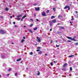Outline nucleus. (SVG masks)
Listing matches in <instances>:
<instances>
[{
  "mask_svg": "<svg viewBox=\"0 0 78 78\" xmlns=\"http://www.w3.org/2000/svg\"><path fill=\"white\" fill-rule=\"evenodd\" d=\"M49 10H47V11H46V12L47 13H48V12H49Z\"/></svg>",
  "mask_w": 78,
  "mask_h": 78,
  "instance_id": "27",
  "label": "nucleus"
},
{
  "mask_svg": "<svg viewBox=\"0 0 78 78\" xmlns=\"http://www.w3.org/2000/svg\"><path fill=\"white\" fill-rule=\"evenodd\" d=\"M20 63H22V62H20Z\"/></svg>",
  "mask_w": 78,
  "mask_h": 78,
  "instance_id": "62",
  "label": "nucleus"
},
{
  "mask_svg": "<svg viewBox=\"0 0 78 78\" xmlns=\"http://www.w3.org/2000/svg\"><path fill=\"white\" fill-rule=\"evenodd\" d=\"M53 10H54V11H56V9H55V8H54L53 9Z\"/></svg>",
  "mask_w": 78,
  "mask_h": 78,
  "instance_id": "30",
  "label": "nucleus"
},
{
  "mask_svg": "<svg viewBox=\"0 0 78 78\" xmlns=\"http://www.w3.org/2000/svg\"><path fill=\"white\" fill-rule=\"evenodd\" d=\"M42 16H46V14H45V13L44 12H42Z\"/></svg>",
  "mask_w": 78,
  "mask_h": 78,
  "instance_id": "3",
  "label": "nucleus"
},
{
  "mask_svg": "<svg viewBox=\"0 0 78 78\" xmlns=\"http://www.w3.org/2000/svg\"><path fill=\"white\" fill-rule=\"evenodd\" d=\"M51 66H53V62H51Z\"/></svg>",
  "mask_w": 78,
  "mask_h": 78,
  "instance_id": "37",
  "label": "nucleus"
},
{
  "mask_svg": "<svg viewBox=\"0 0 78 78\" xmlns=\"http://www.w3.org/2000/svg\"><path fill=\"white\" fill-rule=\"evenodd\" d=\"M30 54V55H33V52H31Z\"/></svg>",
  "mask_w": 78,
  "mask_h": 78,
  "instance_id": "23",
  "label": "nucleus"
},
{
  "mask_svg": "<svg viewBox=\"0 0 78 78\" xmlns=\"http://www.w3.org/2000/svg\"><path fill=\"white\" fill-rule=\"evenodd\" d=\"M42 23V24H43V23Z\"/></svg>",
  "mask_w": 78,
  "mask_h": 78,
  "instance_id": "64",
  "label": "nucleus"
},
{
  "mask_svg": "<svg viewBox=\"0 0 78 78\" xmlns=\"http://www.w3.org/2000/svg\"><path fill=\"white\" fill-rule=\"evenodd\" d=\"M21 60V58H20L19 59H17L16 60V61H20Z\"/></svg>",
  "mask_w": 78,
  "mask_h": 78,
  "instance_id": "14",
  "label": "nucleus"
},
{
  "mask_svg": "<svg viewBox=\"0 0 78 78\" xmlns=\"http://www.w3.org/2000/svg\"><path fill=\"white\" fill-rule=\"evenodd\" d=\"M33 25V24H31L30 25V27H32Z\"/></svg>",
  "mask_w": 78,
  "mask_h": 78,
  "instance_id": "34",
  "label": "nucleus"
},
{
  "mask_svg": "<svg viewBox=\"0 0 78 78\" xmlns=\"http://www.w3.org/2000/svg\"><path fill=\"white\" fill-rule=\"evenodd\" d=\"M67 38L69 39H70L71 41H76V40L75 39L76 38V37H75L73 38H72V37H67Z\"/></svg>",
  "mask_w": 78,
  "mask_h": 78,
  "instance_id": "1",
  "label": "nucleus"
},
{
  "mask_svg": "<svg viewBox=\"0 0 78 78\" xmlns=\"http://www.w3.org/2000/svg\"><path fill=\"white\" fill-rule=\"evenodd\" d=\"M10 18H11V19H12V16H10Z\"/></svg>",
  "mask_w": 78,
  "mask_h": 78,
  "instance_id": "47",
  "label": "nucleus"
},
{
  "mask_svg": "<svg viewBox=\"0 0 78 78\" xmlns=\"http://www.w3.org/2000/svg\"><path fill=\"white\" fill-rule=\"evenodd\" d=\"M56 20H52V22L54 23H56Z\"/></svg>",
  "mask_w": 78,
  "mask_h": 78,
  "instance_id": "6",
  "label": "nucleus"
},
{
  "mask_svg": "<svg viewBox=\"0 0 78 78\" xmlns=\"http://www.w3.org/2000/svg\"><path fill=\"white\" fill-rule=\"evenodd\" d=\"M55 16H52L51 17V19H54V18H55Z\"/></svg>",
  "mask_w": 78,
  "mask_h": 78,
  "instance_id": "13",
  "label": "nucleus"
},
{
  "mask_svg": "<svg viewBox=\"0 0 78 78\" xmlns=\"http://www.w3.org/2000/svg\"><path fill=\"white\" fill-rule=\"evenodd\" d=\"M28 30L29 31V32L31 33H33V31H32L31 30Z\"/></svg>",
  "mask_w": 78,
  "mask_h": 78,
  "instance_id": "9",
  "label": "nucleus"
},
{
  "mask_svg": "<svg viewBox=\"0 0 78 78\" xmlns=\"http://www.w3.org/2000/svg\"><path fill=\"white\" fill-rule=\"evenodd\" d=\"M17 73H15V76H17Z\"/></svg>",
  "mask_w": 78,
  "mask_h": 78,
  "instance_id": "33",
  "label": "nucleus"
},
{
  "mask_svg": "<svg viewBox=\"0 0 78 78\" xmlns=\"http://www.w3.org/2000/svg\"><path fill=\"white\" fill-rule=\"evenodd\" d=\"M23 19H21V22H22V20H23Z\"/></svg>",
  "mask_w": 78,
  "mask_h": 78,
  "instance_id": "55",
  "label": "nucleus"
},
{
  "mask_svg": "<svg viewBox=\"0 0 78 78\" xmlns=\"http://www.w3.org/2000/svg\"><path fill=\"white\" fill-rule=\"evenodd\" d=\"M24 42H25V40L22 39L21 41V43H23Z\"/></svg>",
  "mask_w": 78,
  "mask_h": 78,
  "instance_id": "19",
  "label": "nucleus"
},
{
  "mask_svg": "<svg viewBox=\"0 0 78 78\" xmlns=\"http://www.w3.org/2000/svg\"><path fill=\"white\" fill-rule=\"evenodd\" d=\"M45 55L46 56H47V54H45Z\"/></svg>",
  "mask_w": 78,
  "mask_h": 78,
  "instance_id": "54",
  "label": "nucleus"
},
{
  "mask_svg": "<svg viewBox=\"0 0 78 78\" xmlns=\"http://www.w3.org/2000/svg\"><path fill=\"white\" fill-rule=\"evenodd\" d=\"M59 17H60V16L59 15V16H58V18L59 19Z\"/></svg>",
  "mask_w": 78,
  "mask_h": 78,
  "instance_id": "51",
  "label": "nucleus"
},
{
  "mask_svg": "<svg viewBox=\"0 0 78 78\" xmlns=\"http://www.w3.org/2000/svg\"><path fill=\"white\" fill-rule=\"evenodd\" d=\"M37 5V3L34 4L33 5V6H36Z\"/></svg>",
  "mask_w": 78,
  "mask_h": 78,
  "instance_id": "24",
  "label": "nucleus"
},
{
  "mask_svg": "<svg viewBox=\"0 0 78 78\" xmlns=\"http://www.w3.org/2000/svg\"><path fill=\"white\" fill-rule=\"evenodd\" d=\"M76 13H78V12L77 11H76Z\"/></svg>",
  "mask_w": 78,
  "mask_h": 78,
  "instance_id": "53",
  "label": "nucleus"
},
{
  "mask_svg": "<svg viewBox=\"0 0 78 78\" xmlns=\"http://www.w3.org/2000/svg\"><path fill=\"white\" fill-rule=\"evenodd\" d=\"M71 20H74V18H72V19H71Z\"/></svg>",
  "mask_w": 78,
  "mask_h": 78,
  "instance_id": "38",
  "label": "nucleus"
},
{
  "mask_svg": "<svg viewBox=\"0 0 78 78\" xmlns=\"http://www.w3.org/2000/svg\"><path fill=\"white\" fill-rule=\"evenodd\" d=\"M57 25H61V24L60 23H58Z\"/></svg>",
  "mask_w": 78,
  "mask_h": 78,
  "instance_id": "49",
  "label": "nucleus"
},
{
  "mask_svg": "<svg viewBox=\"0 0 78 78\" xmlns=\"http://www.w3.org/2000/svg\"><path fill=\"white\" fill-rule=\"evenodd\" d=\"M27 17V16L25 15L23 17H22L23 19H25V17Z\"/></svg>",
  "mask_w": 78,
  "mask_h": 78,
  "instance_id": "17",
  "label": "nucleus"
},
{
  "mask_svg": "<svg viewBox=\"0 0 78 78\" xmlns=\"http://www.w3.org/2000/svg\"><path fill=\"white\" fill-rule=\"evenodd\" d=\"M17 20H20V18H17Z\"/></svg>",
  "mask_w": 78,
  "mask_h": 78,
  "instance_id": "26",
  "label": "nucleus"
},
{
  "mask_svg": "<svg viewBox=\"0 0 78 78\" xmlns=\"http://www.w3.org/2000/svg\"><path fill=\"white\" fill-rule=\"evenodd\" d=\"M35 10L36 11H39V9H40V8L39 7H35Z\"/></svg>",
  "mask_w": 78,
  "mask_h": 78,
  "instance_id": "4",
  "label": "nucleus"
},
{
  "mask_svg": "<svg viewBox=\"0 0 78 78\" xmlns=\"http://www.w3.org/2000/svg\"><path fill=\"white\" fill-rule=\"evenodd\" d=\"M37 48H38V49H40L41 47H37Z\"/></svg>",
  "mask_w": 78,
  "mask_h": 78,
  "instance_id": "31",
  "label": "nucleus"
},
{
  "mask_svg": "<svg viewBox=\"0 0 78 78\" xmlns=\"http://www.w3.org/2000/svg\"><path fill=\"white\" fill-rule=\"evenodd\" d=\"M11 70V69L9 68V71L10 70Z\"/></svg>",
  "mask_w": 78,
  "mask_h": 78,
  "instance_id": "41",
  "label": "nucleus"
},
{
  "mask_svg": "<svg viewBox=\"0 0 78 78\" xmlns=\"http://www.w3.org/2000/svg\"><path fill=\"white\" fill-rule=\"evenodd\" d=\"M12 44H14V43H12Z\"/></svg>",
  "mask_w": 78,
  "mask_h": 78,
  "instance_id": "57",
  "label": "nucleus"
},
{
  "mask_svg": "<svg viewBox=\"0 0 78 78\" xmlns=\"http://www.w3.org/2000/svg\"><path fill=\"white\" fill-rule=\"evenodd\" d=\"M54 63H56V61H54Z\"/></svg>",
  "mask_w": 78,
  "mask_h": 78,
  "instance_id": "52",
  "label": "nucleus"
},
{
  "mask_svg": "<svg viewBox=\"0 0 78 78\" xmlns=\"http://www.w3.org/2000/svg\"><path fill=\"white\" fill-rule=\"evenodd\" d=\"M41 51V50L37 49V51Z\"/></svg>",
  "mask_w": 78,
  "mask_h": 78,
  "instance_id": "29",
  "label": "nucleus"
},
{
  "mask_svg": "<svg viewBox=\"0 0 78 78\" xmlns=\"http://www.w3.org/2000/svg\"><path fill=\"white\" fill-rule=\"evenodd\" d=\"M1 57L2 58H4V59L5 58V56L2 55L1 56Z\"/></svg>",
  "mask_w": 78,
  "mask_h": 78,
  "instance_id": "11",
  "label": "nucleus"
},
{
  "mask_svg": "<svg viewBox=\"0 0 78 78\" xmlns=\"http://www.w3.org/2000/svg\"><path fill=\"white\" fill-rule=\"evenodd\" d=\"M34 16H36V13L34 14Z\"/></svg>",
  "mask_w": 78,
  "mask_h": 78,
  "instance_id": "42",
  "label": "nucleus"
},
{
  "mask_svg": "<svg viewBox=\"0 0 78 78\" xmlns=\"http://www.w3.org/2000/svg\"><path fill=\"white\" fill-rule=\"evenodd\" d=\"M53 43V41L52 40H51V43Z\"/></svg>",
  "mask_w": 78,
  "mask_h": 78,
  "instance_id": "43",
  "label": "nucleus"
},
{
  "mask_svg": "<svg viewBox=\"0 0 78 78\" xmlns=\"http://www.w3.org/2000/svg\"><path fill=\"white\" fill-rule=\"evenodd\" d=\"M52 31V29H50V31Z\"/></svg>",
  "mask_w": 78,
  "mask_h": 78,
  "instance_id": "44",
  "label": "nucleus"
},
{
  "mask_svg": "<svg viewBox=\"0 0 78 78\" xmlns=\"http://www.w3.org/2000/svg\"><path fill=\"white\" fill-rule=\"evenodd\" d=\"M67 42H71V41H70V40H68L67 41Z\"/></svg>",
  "mask_w": 78,
  "mask_h": 78,
  "instance_id": "39",
  "label": "nucleus"
},
{
  "mask_svg": "<svg viewBox=\"0 0 78 78\" xmlns=\"http://www.w3.org/2000/svg\"><path fill=\"white\" fill-rule=\"evenodd\" d=\"M15 23H15V22H14L13 23V24H14V25L15 24Z\"/></svg>",
  "mask_w": 78,
  "mask_h": 78,
  "instance_id": "48",
  "label": "nucleus"
},
{
  "mask_svg": "<svg viewBox=\"0 0 78 78\" xmlns=\"http://www.w3.org/2000/svg\"><path fill=\"white\" fill-rule=\"evenodd\" d=\"M67 66V63H66L64 64V65L63 66V67H66V66Z\"/></svg>",
  "mask_w": 78,
  "mask_h": 78,
  "instance_id": "7",
  "label": "nucleus"
},
{
  "mask_svg": "<svg viewBox=\"0 0 78 78\" xmlns=\"http://www.w3.org/2000/svg\"><path fill=\"white\" fill-rule=\"evenodd\" d=\"M59 28L60 29H63V30H64V29H65L64 27H59Z\"/></svg>",
  "mask_w": 78,
  "mask_h": 78,
  "instance_id": "16",
  "label": "nucleus"
},
{
  "mask_svg": "<svg viewBox=\"0 0 78 78\" xmlns=\"http://www.w3.org/2000/svg\"><path fill=\"white\" fill-rule=\"evenodd\" d=\"M38 54H42V51H40L38 52Z\"/></svg>",
  "mask_w": 78,
  "mask_h": 78,
  "instance_id": "21",
  "label": "nucleus"
},
{
  "mask_svg": "<svg viewBox=\"0 0 78 78\" xmlns=\"http://www.w3.org/2000/svg\"><path fill=\"white\" fill-rule=\"evenodd\" d=\"M1 77V75L0 74V78Z\"/></svg>",
  "mask_w": 78,
  "mask_h": 78,
  "instance_id": "58",
  "label": "nucleus"
},
{
  "mask_svg": "<svg viewBox=\"0 0 78 78\" xmlns=\"http://www.w3.org/2000/svg\"><path fill=\"white\" fill-rule=\"evenodd\" d=\"M68 9H69H69H70V6H68Z\"/></svg>",
  "mask_w": 78,
  "mask_h": 78,
  "instance_id": "25",
  "label": "nucleus"
},
{
  "mask_svg": "<svg viewBox=\"0 0 78 78\" xmlns=\"http://www.w3.org/2000/svg\"><path fill=\"white\" fill-rule=\"evenodd\" d=\"M55 0V1H56V0Z\"/></svg>",
  "mask_w": 78,
  "mask_h": 78,
  "instance_id": "61",
  "label": "nucleus"
},
{
  "mask_svg": "<svg viewBox=\"0 0 78 78\" xmlns=\"http://www.w3.org/2000/svg\"><path fill=\"white\" fill-rule=\"evenodd\" d=\"M5 11H8L9 10V9H8V8L6 7L5 8Z\"/></svg>",
  "mask_w": 78,
  "mask_h": 78,
  "instance_id": "12",
  "label": "nucleus"
},
{
  "mask_svg": "<svg viewBox=\"0 0 78 78\" xmlns=\"http://www.w3.org/2000/svg\"><path fill=\"white\" fill-rule=\"evenodd\" d=\"M21 17H22V15H18L17 16V17L18 18H20Z\"/></svg>",
  "mask_w": 78,
  "mask_h": 78,
  "instance_id": "8",
  "label": "nucleus"
},
{
  "mask_svg": "<svg viewBox=\"0 0 78 78\" xmlns=\"http://www.w3.org/2000/svg\"><path fill=\"white\" fill-rule=\"evenodd\" d=\"M9 76V74H8L6 75L7 76Z\"/></svg>",
  "mask_w": 78,
  "mask_h": 78,
  "instance_id": "36",
  "label": "nucleus"
},
{
  "mask_svg": "<svg viewBox=\"0 0 78 78\" xmlns=\"http://www.w3.org/2000/svg\"><path fill=\"white\" fill-rule=\"evenodd\" d=\"M40 75V73L39 72L37 73V75Z\"/></svg>",
  "mask_w": 78,
  "mask_h": 78,
  "instance_id": "28",
  "label": "nucleus"
},
{
  "mask_svg": "<svg viewBox=\"0 0 78 78\" xmlns=\"http://www.w3.org/2000/svg\"><path fill=\"white\" fill-rule=\"evenodd\" d=\"M30 20H31V21H32L33 22V20L32 19H30Z\"/></svg>",
  "mask_w": 78,
  "mask_h": 78,
  "instance_id": "46",
  "label": "nucleus"
},
{
  "mask_svg": "<svg viewBox=\"0 0 78 78\" xmlns=\"http://www.w3.org/2000/svg\"><path fill=\"white\" fill-rule=\"evenodd\" d=\"M37 39L38 40V42H41V39L40 38L37 37Z\"/></svg>",
  "mask_w": 78,
  "mask_h": 78,
  "instance_id": "5",
  "label": "nucleus"
},
{
  "mask_svg": "<svg viewBox=\"0 0 78 78\" xmlns=\"http://www.w3.org/2000/svg\"><path fill=\"white\" fill-rule=\"evenodd\" d=\"M75 45H78V43H75Z\"/></svg>",
  "mask_w": 78,
  "mask_h": 78,
  "instance_id": "32",
  "label": "nucleus"
},
{
  "mask_svg": "<svg viewBox=\"0 0 78 78\" xmlns=\"http://www.w3.org/2000/svg\"><path fill=\"white\" fill-rule=\"evenodd\" d=\"M37 27H35V28H33V30L34 31L36 30H37Z\"/></svg>",
  "mask_w": 78,
  "mask_h": 78,
  "instance_id": "15",
  "label": "nucleus"
},
{
  "mask_svg": "<svg viewBox=\"0 0 78 78\" xmlns=\"http://www.w3.org/2000/svg\"><path fill=\"white\" fill-rule=\"evenodd\" d=\"M26 69H28V68H26Z\"/></svg>",
  "mask_w": 78,
  "mask_h": 78,
  "instance_id": "60",
  "label": "nucleus"
},
{
  "mask_svg": "<svg viewBox=\"0 0 78 78\" xmlns=\"http://www.w3.org/2000/svg\"><path fill=\"white\" fill-rule=\"evenodd\" d=\"M73 16H71V17H72V18H73Z\"/></svg>",
  "mask_w": 78,
  "mask_h": 78,
  "instance_id": "59",
  "label": "nucleus"
},
{
  "mask_svg": "<svg viewBox=\"0 0 78 78\" xmlns=\"http://www.w3.org/2000/svg\"><path fill=\"white\" fill-rule=\"evenodd\" d=\"M70 71H72V68L70 67Z\"/></svg>",
  "mask_w": 78,
  "mask_h": 78,
  "instance_id": "22",
  "label": "nucleus"
},
{
  "mask_svg": "<svg viewBox=\"0 0 78 78\" xmlns=\"http://www.w3.org/2000/svg\"><path fill=\"white\" fill-rule=\"evenodd\" d=\"M63 40V41H64V40Z\"/></svg>",
  "mask_w": 78,
  "mask_h": 78,
  "instance_id": "63",
  "label": "nucleus"
},
{
  "mask_svg": "<svg viewBox=\"0 0 78 78\" xmlns=\"http://www.w3.org/2000/svg\"><path fill=\"white\" fill-rule=\"evenodd\" d=\"M70 23H72V22H71V21H70Z\"/></svg>",
  "mask_w": 78,
  "mask_h": 78,
  "instance_id": "56",
  "label": "nucleus"
},
{
  "mask_svg": "<svg viewBox=\"0 0 78 78\" xmlns=\"http://www.w3.org/2000/svg\"><path fill=\"white\" fill-rule=\"evenodd\" d=\"M24 28H26V26H24Z\"/></svg>",
  "mask_w": 78,
  "mask_h": 78,
  "instance_id": "50",
  "label": "nucleus"
},
{
  "mask_svg": "<svg viewBox=\"0 0 78 78\" xmlns=\"http://www.w3.org/2000/svg\"><path fill=\"white\" fill-rule=\"evenodd\" d=\"M37 21V22H39V20L37 19H36Z\"/></svg>",
  "mask_w": 78,
  "mask_h": 78,
  "instance_id": "40",
  "label": "nucleus"
},
{
  "mask_svg": "<svg viewBox=\"0 0 78 78\" xmlns=\"http://www.w3.org/2000/svg\"><path fill=\"white\" fill-rule=\"evenodd\" d=\"M52 21L49 22L50 25V26H51V25H52Z\"/></svg>",
  "mask_w": 78,
  "mask_h": 78,
  "instance_id": "10",
  "label": "nucleus"
},
{
  "mask_svg": "<svg viewBox=\"0 0 78 78\" xmlns=\"http://www.w3.org/2000/svg\"><path fill=\"white\" fill-rule=\"evenodd\" d=\"M68 8V6L66 5L64 8V9H67Z\"/></svg>",
  "mask_w": 78,
  "mask_h": 78,
  "instance_id": "18",
  "label": "nucleus"
},
{
  "mask_svg": "<svg viewBox=\"0 0 78 78\" xmlns=\"http://www.w3.org/2000/svg\"><path fill=\"white\" fill-rule=\"evenodd\" d=\"M23 39H25V37H23Z\"/></svg>",
  "mask_w": 78,
  "mask_h": 78,
  "instance_id": "45",
  "label": "nucleus"
},
{
  "mask_svg": "<svg viewBox=\"0 0 78 78\" xmlns=\"http://www.w3.org/2000/svg\"><path fill=\"white\" fill-rule=\"evenodd\" d=\"M73 56H74V55H70L69 56V58H71V57H72Z\"/></svg>",
  "mask_w": 78,
  "mask_h": 78,
  "instance_id": "20",
  "label": "nucleus"
},
{
  "mask_svg": "<svg viewBox=\"0 0 78 78\" xmlns=\"http://www.w3.org/2000/svg\"><path fill=\"white\" fill-rule=\"evenodd\" d=\"M0 33H1V34H5V33H6V32H5L4 31L2 30H0Z\"/></svg>",
  "mask_w": 78,
  "mask_h": 78,
  "instance_id": "2",
  "label": "nucleus"
},
{
  "mask_svg": "<svg viewBox=\"0 0 78 78\" xmlns=\"http://www.w3.org/2000/svg\"><path fill=\"white\" fill-rule=\"evenodd\" d=\"M56 47H59V45H56Z\"/></svg>",
  "mask_w": 78,
  "mask_h": 78,
  "instance_id": "35",
  "label": "nucleus"
}]
</instances>
